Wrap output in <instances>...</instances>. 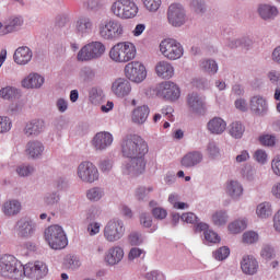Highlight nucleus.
I'll return each mask as SVG.
<instances>
[{
	"label": "nucleus",
	"mask_w": 280,
	"mask_h": 280,
	"mask_svg": "<svg viewBox=\"0 0 280 280\" xmlns=\"http://www.w3.org/2000/svg\"><path fill=\"white\" fill-rule=\"evenodd\" d=\"M121 154L129 159L121 164V174L124 176H139L145 172L144 156L149 152L148 142L139 135H128L120 142Z\"/></svg>",
	"instance_id": "1"
},
{
	"label": "nucleus",
	"mask_w": 280,
	"mask_h": 280,
	"mask_svg": "<svg viewBox=\"0 0 280 280\" xmlns=\"http://www.w3.org/2000/svg\"><path fill=\"white\" fill-rule=\"evenodd\" d=\"M0 277L23 280V264L13 255L0 256Z\"/></svg>",
	"instance_id": "2"
},
{
	"label": "nucleus",
	"mask_w": 280,
	"mask_h": 280,
	"mask_svg": "<svg viewBox=\"0 0 280 280\" xmlns=\"http://www.w3.org/2000/svg\"><path fill=\"white\" fill-rule=\"evenodd\" d=\"M125 32L124 24L119 20H105L98 24V36L103 40L115 43L124 36Z\"/></svg>",
	"instance_id": "3"
},
{
	"label": "nucleus",
	"mask_w": 280,
	"mask_h": 280,
	"mask_svg": "<svg viewBox=\"0 0 280 280\" xmlns=\"http://www.w3.org/2000/svg\"><path fill=\"white\" fill-rule=\"evenodd\" d=\"M137 57V47L130 42H120L109 50V58L114 62H130Z\"/></svg>",
	"instance_id": "4"
},
{
	"label": "nucleus",
	"mask_w": 280,
	"mask_h": 280,
	"mask_svg": "<svg viewBox=\"0 0 280 280\" xmlns=\"http://www.w3.org/2000/svg\"><path fill=\"white\" fill-rule=\"evenodd\" d=\"M110 12L121 21H130L139 14V7L133 0H115L112 3Z\"/></svg>",
	"instance_id": "5"
},
{
	"label": "nucleus",
	"mask_w": 280,
	"mask_h": 280,
	"mask_svg": "<svg viewBox=\"0 0 280 280\" xmlns=\"http://www.w3.org/2000/svg\"><path fill=\"white\" fill-rule=\"evenodd\" d=\"M44 237L52 250H62L69 245L67 234H65V230L60 225H50L45 230Z\"/></svg>",
	"instance_id": "6"
},
{
	"label": "nucleus",
	"mask_w": 280,
	"mask_h": 280,
	"mask_svg": "<svg viewBox=\"0 0 280 280\" xmlns=\"http://www.w3.org/2000/svg\"><path fill=\"white\" fill-rule=\"evenodd\" d=\"M106 54V45L102 42H91L85 44L78 52L77 60L79 62H91L100 60Z\"/></svg>",
	"instance_id": "7"
},
{
	"label": "nucleus",
	"mask_w": 280,
	"mask_h": 280,
	"mask_svg": "<svg viewBox=\"0 0 280 280\" xmlns=\"http://www.w3.org/2000/svg\"><path fill=\"white\" fill-rule=\"evenodd\" d=\"M126 235V223L119 218L109 220L103 229V237L109 244L119 242Z\"/></svg>",
	"instance_id": "8"
},
{
	"label": "nucleus",
	"mask_w": 280,
	"mask_h": 280,
	"mask_svg": "<svg viewBox=\"0 0 280 280\" xmlns=\"http://www.w3.org/2000/svg\"><path fill=\"white\" fill-rule=\"evenodd\" d=\"M13 231L20 240H30L36 235V221L27 215L21 217L13 225Z\"/></svg>",
	"instance_id": "9"
},
{
	"label": "nucleus",
	"mask_w": 280,
	"mask_h": 280,
	"mask_svg": "<svg viewBox=\"0 0 280 280\" xmlns=\"http://www.w3.org/2000/svg\"><path fill=\"white\" fill-rule=\"evenodd\" d=\"M23 279L43 280L49 275V266L43 260H35L23 265Z\"/></svg>",
	"instance_id": "10"
},
{
	"label": "nucleus",
	"mask_w": 280,
	"mask_h": 280,
	"mask_svg": "<svg viewBox=\"0 0 280 280\" xmlns=\"http://www.w3.org/2000/svg\"><path fill=\"white\" fill-rule=\"evenodd\" d=\"M77 177L81 183L93 185L100 180V171L93 162L83 161L77 167Z\"/></svg>",
	"instance_id": "11"
},
{
	"label": "nucleus",
	"mask_w": 280,
	"mask_h": 280,
	"mask_svg": "<svg viewBox=\"0 0 280 280\" xmlns=\"http://www.w3.org/2000/svg\"><path fill=\"white\" fill-rule=\"evenodd\" d=\"M160 51L167 60H180V58H183L184 48L178 40L166 38L160 43Z\"/></svg>",
	"instance_id": "12"
},
{
	"label": "nucleus",
	"mask_w": 280,
	"mask_h": 280,
	"mask_svg": "<svg viewBox=\"0 0 280 280\" xmlns=\"http://www.w3.org/2000/svg\"><path fill=\"white\" fill-rule=\"evenodd\" d=\"M186 104L191 115L197 117H205L207 115V97L203 95L192 92L187 95Z\"/></svg>",
	"instance_id": "13"
},
{
	"label": "nucleus",
	"mask_w": 280,
	"mask_h": 280,
	"mask_svg": "<svg viewBox=\"0 0 280 280\" xmlns=\"http://www.w3.org/2000/svg\"><path fill=\"white\" fill-rule=\"evenodd\" d=\"M125 75L129 82L141 84L148 78V70L140 61H131L125 66Z\"/></svg>",
	"instance_id": "14"
},
{
	"label": "nucleus",
	"mask_w": 280,
	"mask_h": 280,
	"mask_svg": "<svg viewBox=\"0 0 280 280\" xmlns=\"http://www.w3.org/2000/svg\"><path fill=\"white\" fill-rule=\"evenodd\" d=\"M167 19L173 27H183L187 23V12L180 3H173L168 7Z\"/></svg>",
	"instance_id": "15"
},
{
	"label": "nucleus",
	"mask_w": 280,
	"mask_h": 280,
	"mask_svg": "<svg viewBox=\"0 0 280 280\" xmlns=\"http://www.w3.org/2000/svg\"><path fill=\"white\" fill-rule=\"evenodd\" d=\"M73 27L77 36H80V38H86V36H91L93 34L95 23L93 22V18L88 14H83L75 19Z\"/></svg>",
	"instance_id": "16"
},
{
	"label": "nucleus",
	"mask_w": 280,
	"mask_h": 280,
	"mask_svg": "<svg viewBox=\"0 0 280 280\" xmlns=\"http://www.w3.org/2000/svg\"><path fill=\"white\" fill-rule=\"evenodd\" d=\"M156 95L168 102H176L180 98V88L172 81H164L158 85Z\"/></svg>",
	"instance_id": "17"
},
{
	"label": "nucleus",
	"mask_w": 280,
	"mask_h": 280,
	"mask_svg": "<svg viewBox=\"0 0 280 280\" xmlns=\"http://www.w3.org/2000/svg\"><path fill=\"white\" fill-rule=\"evenodd\" d=\"M47 125L42 118H34L28 120L23 128V135L28 139L40 137L45 132Z\"/></svg>",
	"instance_id": "18"
},
{
	"label": "nucleus",
	"mask_w": 280,
	"mask_h": 280,
	"mask_svg": "<svg viewBox=\"0 0 280 280\" xmlns=\"http://www.w3.org/2000/svg\"><path fill=\"white\" fill-rule=\"evenodd\" d=\"M112 93L115 97L124 100V97H128L132 93V84L126 78H118L112 83Z\"/></svg>",
	"instance_id": "19"
},
{
	"label": "nucleus",
	"mask_w": 280,
	"mask_h": 280,
	"mask_svg": "<svg viewBox=\"0 0 280 280\" xmlns=\"http://www.w3.org/2000/svg\"><path fill=\"white\" fill-rule=\"evenodd\" d=\"M249 110L256 117L268 115V100L261 95H254L249 98Z\"/></svg>",
	"instance_id": "20"
},
{
	"label": "nucleus",
	"mask_w": 280,
	"mask_h": 280,
	"mask_svg": "<svg viewBox=\"0 0 280 280\" xmlns=\"http://www.w3.org/2000/svg\"><path fill=\"white\" fill-rule=\"evenodd\" d=\"M256 13L261 21L270 23L279 16V8L271 3H259L256 8Z\"/></svg>",
	"instance_id": "21"
},
{
	"label": "nucleus",
	"mask_w": 280,
	"mask_h": 280,
	"mask_svg": "<svg viewBox=\"0 0 280 280\" xmlns=\"http://www.w3.org/2000/svg\"><path fill=\"white\" fill-rule=\"evenodd\" d=\"M241 270L243 275L247 277H254L259 272V261L253 255H244L240 261Z\"/></svg>",
	"instance_id": "22"
},
{
	"label": "nucleus",
	"mask_w": 280,
	"mask_h": 280,
	"mask_svg": "<svg viewBox=\"0 0 280 280\" xmlns=\"http://www.w3.org/2000/svg\"><path fill=\"white\" fill-rule=\"evenodd\" d=\"M113 145V135L108 131L97 132L92 139V147L98 152H103Z\"/></svg>",
	"instance_id": "23"
},
{
	"label": "nucleus",
	"mask_w": 280,
	"mask_h": 280,
	"mask_svg": "<svg viewBox=\"0 0 280 280\" xmlns=\"http://www.w3.org/2000/svg\"><path fill=\"white\" fill-rule=\"evenodd\" d=\"M124 247L119 245H114L107 249L105 253V261L108 266H117L121 264L124 259Z\"/></svg>",
	"instance_id": "24"
},
{
	"label": "nucleus",
	"mask_w": 280,
	"mask_h": 280,
	"mask_svg": "<svg viewBox=\"0 0 280 280\" xmlns=\"http://www.w3.org/2000/svg\"><path fill=\"white\" fill-rule=\"evenodd\" d=\"M32 58H34V52L27 46L18 47L13 55L14 62L20 66L30 65Z\"/></svg>",
	"instance_id": "25"
},
{
	"label": "nucleus",
	"mask_w": 280,
	"mask_h": 280,
	"mask_svg": "<svg viewBox=\"0 0 280 280\" xmlns=\"http://www.w3.org/2000/svg\"><path fill=\"white\" fill-rule=\"evenodd\" d=\"M45 152V144L40 140H30L25 145V154L28 159H40Z\"/></svg>",
	"instance_id": "26"
},
{
	"label": "nucleus",
	"mask_w": 280,
	"mask_h": 280,
	"mask_svg": "<svg viewBox=\"0 0 280 280\" xmlns=\"http://www.w3.org/2000/svg\"><path fill=\"white\" fill-rule=\"evenodd\" d=\"M45 84V77L36 72H31L21 81L22 89H42Z\"/></svg>",
	"instance_id": "27"
},
{
	"label": "nucleus",
	"mask_w": 280,
	"mask_h": 280,
	"mask_svg": "<svg viewBox=\"0 0 280 280\" xmlns=\"http://www.w3.org/2000/svg\"><path fill=\"white\" fill-rule=\"evenodd\" d=\"M203 159H205V155H202V152L190 151L182 158L180 163L183 167H187L189 170L191 167H196L197 165H200Z\"/></svg>",
	"instance_id": "28"
},
{
	"label": "nucleus",
	"mask_w": 280,
	"mask_h": 280,
	"mask_svg": "<svg viewBox=\"0 0 280 280\" xmlns=\"http://www.w3.org/2000/svg\"><path fill=\"white\" fill-rule=\"evenodd\" d=\"M148 117H150V107L148 105L138 106L131 112V121L136 126H143L148 121Z\"/></svg>",
	"instance_id": "29"
},
{
	"label": "nucleus",
	"mask_w": 280,
	"mask_h": 280,
	"mask_svg": "<svg viewBox=\"0 0 280 280\" xmlns=\"http://www.w3.org/2000/svg\"><path fill=\"white\" fill-rule=\"evenodd\" d=\"M23 209L21 201L18 199H9L3 202L1 211L7 218H14V215H19Z\"/></svg>",
	"instance_id": "30"
},
{
	"label": "nucleus",
	"mask_w": 280,
	"mask_h": 280,
	"mask_svg": "<svg viewBox=\"0 0 280 280\" xmlns=\"http://www.w3.org/2000/svg\"><path fill=\"white\" fill-rule=\"evenodd\" d=\"M207 130L210 135H224L226 130V120L221 117H213L207 124Z\"/></svg>",
	"instance_id": "31"
},
{
	"label": "nucleus",
	"mask_w": 280,
	"mask_h": 280,
	"mask_svg": "<svg viewBox=\"0 0 280 280\" xmlns=\"http://www.w3.org/2000/svg\"><path fill=\"white\" fill-rule=\"evenodd\" d=\"M155 72L158 78L170 80V78H174V66L168 61H160L155 66Z\"/></svg>",
	"instance_id": "32"
},
{
	"label": "nucleus",
	"mask_w": 280,
	"mask_h": 280,
	"mask_svg": "<svg viewBox=\"0 0 280 280\" xmlns=\"http://www.w3.org/2000/svg\"><path fill=\"white\" fill-rule=\"evenodd\" d=\"M226 191L233 200H240L244 195V186L237 180H230L226 186Z\"/></svg>",
	"instance_id": "33"
},
{
	"label": "nucleus",
	"mask_w": 280,
	"mask_h": 280,
	"mask_svg": "<svg viewBox=\"0 0 280 280\" xmlns=\"http://www.w3.org/2000/svg\"><path fill=\"white\" fill-rule=\"evenodd\" d=\"M106 196V190L104 187L94 186L86 190L85 198L90 202H100Z\"/></svg>",
	"instance_id": "34"
},
{
	"label": "nucleus",
	"mask_w": 280,
	"mask_h": 280,
	"mask_svg": "<svg viewBox=\"0 0 280 280\" xmlns=\"http://www.w3.org/2000/svg\"><path fill=\"white\" fill-rule=\"evenodd\" d=\"M256 215L260 220H268L272 215V203L265 201L256 207Z\"/></svg>",
	"instance_id": "35"
},
{
	"label": "nucleus",
	"mask_w": 280,
	"mask_h": 280,
	"mask_svg": "<svg viewBox=\"0 0 280 280\" xmlns=\"http://www.w3.org/2000/svg\"><path fill=\"white\" fill-rule=\"evenodd\" d=\"M228 132L233 139H242L246 132V127L241 121H234L229 125Z\"/></svg>",
	"instance_id": "36"
},
{
	"label": "nucleus",
	"mask_w": 280,
	"mask_h": 280,
	"mask_svg": "<svg viewBox=\"0 0 280 280\" xmlns=\"http://www.w3.org/2000/svg\"><path fill=\"white\" fill-rule=\"evenodd\" d=\"M199 67L201 71H205V73H209V75H215L218 73V62L213 59H202L199 62Z\"/></svg>",
	"instance_id": "37"
},
{
	"label": "nucleus",
	"mask_w": 280,
	"mask_h": 280,
	"mask_svg": "<svg viewBox=\"0 0 280 280\" xmlns=\"http://www.w3.org/2000/svg\"><path fill=\"white\" fill-rule=\"evenodd\" d=\"M190 10L198 16H205L207 14V2L205 0H190Z\"/></svg>",
	"instance_id": "38"
},
{
	"label": "nucleus",
	"mask_w": 280,
	"mask_h": 280,
	"mask_svg": "<svg viewBox=\"0 0 280 280\" xmlns=\"http://www.w3.org/2000/svg\"><path fill=\"white\" fill-rule=\"evenodd\" d=\"M211 220L214 226H225L226 222H229V213L226 210L215 211L212 214Z\"/></svg>",
	"instance_id": "39"
},
{
	"label": "nucleus",
	"mask_w": 280,
	"mask_h": 280,
	"mask_svg": "<svg viewBox=\"0 0 280 280\" xmlns=\"http://www.w3.org/2000/svg\"><path fill=\"white\" fill-rule=\"evenodd\" d=\"M247 222L245 219H238L233 222H231L228 225V231L232 233V235H237L238 233H242V231H246Z\"/></svg>",
	"instance_id": "40"
},
{
	"label": "nucleus",
	"mask_w": 280,
	"mask_h": 280,
	"mask_svg": "<svg viewBox=\"0 0 280 280\" xmlns=\"http://www.w3.org/2000/svg\"><path fill=\"white\" fill-rule=\"evenodd\" d=\"M21 95V91L15 86H5L0 90V97L2 100H14V97H19Z\"/></svg>",
	"instance_id": "41"
},
{
	"label": "nucleus",
	"mask_w": 280,
	"mask_h": 280,
	"mask_svg": "<svg viewBox=\"0 0 280 280\" xmlns=\"http://www.w3.org/2000/svg\"><path fill=\"white\" fill-rule=\"evenodd\" d=\"M63 266L69 270H78L80 266H82V261L80 260L79 256L73 254H68L63 259Z\"/></svg>",
	"instance_id": "42"
},
{
	"label": "nucleus",
	"mask_w": 280,
	"mask_h": 280,
	"mask_svg": "<svg viewBox=\"0 0 280 280\" xmlns=\"http://www.w3.org/2000/svg\"><path fill=\"white\" fill-rule=\"evenodd\" d=\"M258 141L260 145H265V148H275V145H277V136L271 133H261L258 137Z\"/></svg>",
	"instance_id": "43"
},
{
	"label": "nucleus",
	"mask_w": 280,
	"mask_h": 280,
	"mask_svg": "<svg viewBox=\"0 0 280 280\" xmlns=\"http://www.w3.org/2000/svg\"><path fill=\"white\" fill-rule=\"evenodd\" d=\"M79 79L86 83L93 82L95 80V70H93L91 67L81 68L79 71Z\"/></svg>",
	"instance_id": "44"
},
{
	"label": "nucleus",
	"mask_w": 280,
	"mask_h": 280,
	"mask_svg": "<svg viewBox=\"0 0 280 280\" xmlns=\"http://www.w3.org/2000/svg\"><path fill=\"white\" fill-rule=\"evenodd\" d=\"M15 172L21 178H27L36 172V167L31 164H21L16 167Z\"/></svg>",
	"instance_id": "45"
},
{
	"label": "nucleus",
	"mask_w": 280,
	"mask_h": 280,
	"mask_svg": "<svg viewBox=\"0 0 280 280\" xmlns=\"http://www.w3.org/2000/svg\"><path fill=\"white\" fill-rule=\"evenodd\" d=\"M7 27V34H12V32H16L18 30H21L23 27V18L21 16H14L11 18L5 25Z\"/></svg>",
	"instance_id": "46"
},
{
	"label": "nucleus",
	"mask_w": 280,
	"mask_h": 280,
	"mask_svg": "<svg viewBox=\"0 0 280 280\" xmlns=\"http://www.w3.org/2000/svg\"><path fill=\"white\" fill-rule=\"evenodd\" d=\"M60 202V194L58 191L47 192L44 196L45 207H56Z\"/></svg>",
	"instance_id": "47"
},
{
	"label": "nucleus",
	"mask_w": 280,
	"mask_h": 280,
	"mask_svg": "<svg viewBox=\"0 0 280 280\" xmlns=\"http://www.w3.org/2000/svg\"><path fill=\"white\" fill-rule=\"evenodd\" d=\"M154 191V188L152 186L149 187H139L136 189L135 196L136 198L141 202L143 200H148L150 194Z\"/></svg>",
	"instance_id": "48"
},
{
	"label": "nucleus",
	"mask_w": 280,
	"mask_h": 280,
	"mask_svg": "<svg viewBox=\"0 0 280 280\" xmlns=\"http://www.w3.org/2000/svg\"><path fill=\"white\" fill-rule=\"evenodd\" d=\"M260 256L262 259H266V261H270V259H275V247L270 244H265L261 247Z\"/></svg>",
	"instance_id": "49"
},
{
	"label": "nucleus",
	"mask_w": 280,
	"mask_h": 280,
	"mask_svg": "<svg viewBox=\"0 0 280 280\" xmlns=\"http://www.w3.org/2000/svg\"><path fill=\"white\" fill-rule=\"evenodd\" d=\"M259 242V234L255 231H247L243 233V244H257Z\"/></svg>",
	"instance_id": "50"
},
{
	"label": "nucleus",
	"mask_w": 280,
	"mask_h": 280,
	"mask_svg": "<svg viewBox=\"0 0 280 280\" xmlns=\"http://www.w3.org/2000/svg\"><path fill=\"white\" fill-rule=\"evenodd\" d=\"M231 255V249L228 246H222L213 252V257L218 261H224Z\"/></svg>",
	"instance_id": "51"
},
{
	"label": "nucleus",
	"mask_w": 280,
	"mask_h": 280,
	"mask_svg": "<svg viewBox=\"0 0 280 280\" xmlns=\"http://www.w3.org/2000/svg\"><path fill=\"white\" fill-rule=\"evenodd\" d=\"M12 130V119L8 116H0V135H5Z\"/></svg>",
	"instance_id": "52"
},
{
	"label": "nucleus",
	"mask_w": 280,
	"mask_h": 280,
	"mask_svg": "<svg viewBox=\"0 0 280 280\" xmlns=\"http://www.w3.org/2000/svg\"><path fill=\"white\" fill-rule=\"evenodd\" d=\"M142 3L148 12H159L162 0H142Z\"/></svg>",
	"instance_id": "53"
},
{
	"label": "nucleus",
	"mask_w": 280,
	"mask_h": 280,
	"mask_svg": "<svg viewBox=\"0 0 280 280\" xmlns=\"http://www.w3.org/2000/svg\"><path fill=\"white\" fill-rule=\"evenodd\" d=\"M82 8L86 12H97L100 10V0H83Z\"/></svg>",
	"instance_id": "54"
},
{
	"label": "nucleus",
	"mask_w": 280,
	"mask_h": 280,
	"mask_svg": "<svg viewBox=\"0 0 280 280\" xmlns=\"http://www.w3.org/2000/svg\"><path fill=\"white\" fill-rule=\"evenodd\" d=\"M206 150L210 159L220 158V147L214 141L209 142Z\"/></svg>",
	"instance_id": "55"
},
{
	"label": "nucleus",
	"mask_w": 280,
	"mask_h": 280,
	"mask_svg": "<svg viewBox=\"0 0 280 280\" xmlns=\"http://www.w3.org/2000/svg\"><path fill=\"white\" fill-rule=\"evenodd\" d=\"M203 235L205 241L208 242V244H220V235H218L213 230H207Z\"/></svg>",
	"instance_id": "56"
},
{
	"label": "nucleus",
	"mask_w": 280,
	"mask_h": 280,
	"mask_svg": "<svg viewBox=\"0 0 280 280\" xmlns=\"http://www.w3.org/2000/svg\"><path fill=\"white\" fill-rule=\"evenodd\" d=\"M129 244L131 246H141L143 244V235L140 232H131L129 234Z\"/></svg>",
	"instance_id": "57"
},
{
	"label": "nucleus",
	"mask_w": 280,
	"mask_h": 280,
	"mask_svg": "<svg viewBox=\"0 0 280 280\" xmlns=\"http://www.w3.org/2000/svg\"><path fill=\"white\" fill-rule=\"evenodd\" d=\"M254 159L260 165H266L268 162V153H266L262 149H258L254 153Z\"/></svg>",
	"instance_id": "58"
},
{
	"label": "nucleus",
	"mask_w": 280,
	"mask_h": 280,
	"mask_svg": "<svg viewBox=\"0 0 280 280\" xmlns=\"http://www.w3.org/2000/svg\"><path fill=\"white\" fill-rule=\"evenodd\" d=\"M243 177L245 180H248V183H254L257 178V171L255 168H252L250 166L245 167V171L243 172Z\"/></svg>",
	"instance_id": "59"
},
{
	"label": "nucleus",
	"mask_w": 280,
	"mask_h": 280,
	"mask_svg": "<svg viewBox=\"0 0 280 280\" xmlns=\"http://www.w3.org/2000/svg\"><path fill=\"white\" fill-rule=\"evenodd\" d=\"M152 215L156 220H165L167 218V210L161 207H155L152 209Z\"/></svg>",
	"instance_id": "60"
},
{
	"label": "nucleus",
	"mask_w": 280,
	"mask_h": 280,
	"mask_svg": "<svg viewBox=\"0 0 280 280\" xmlns=\"http://www.w3.org/2000/svg\"><path fill=\"white\" fill-rule=\"evenodd\" d=\"M267 78L271 82V84L280 86V71L271 70L268 72Z\"/></svg>",
	"instance_id": "61"
},
{
	"label": "nucleus",
	"mask_w": 280,
	"mask_h": 280,
	"mask_svg": "<svg viewBox=\"0 0 280 280\" xmlns=\"http://www.w3.org/2000/svg\"><path fill=\"white\" fill-rule=\"evenodd\" d=\"M56 108L59 113H65L66 110H69V101L60 97L56 101Z\"/></svg>",
	"instance_id": "62"
},
{
	"label": "nucleus",
	"mask_w": 280,
	"mask_h": 280,
	"mask_svg": "<svg viewBox=\"0 0 280 280\" xmlns=\"http://www.w3.org/2000/svg\"><path fill=\"white\" fill-rule=\"evenodd\" d=\"M271 170L275 176H280V155H276L271 161Z\"/></svg>",
	"instance_id": "63"
},
{
	"label": "nucleus",
	"mask_w": 280,
	"mask_h": 280,
	"mask_svg": "<svg viewBox=\"0 0 280 280\" xmlns=\"http://www.w3.org/2000/svg\"><path fill=\"white\" fill-rule=\"evenodd\" d=\"M148 280H165V275L159 270H153L145 275Z\"/></svg>",
	"instance_id": "64"
}]
</instances>
